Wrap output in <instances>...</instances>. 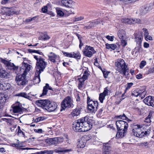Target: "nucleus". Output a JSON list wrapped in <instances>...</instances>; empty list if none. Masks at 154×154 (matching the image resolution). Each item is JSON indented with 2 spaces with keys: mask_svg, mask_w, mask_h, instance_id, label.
I'll use <instances>...</instances> for the list:
<instances>
[{
  "mask_svg": "<svg viewBox=\"0 0 154 154\" xmlns=\"http://www.w3.org/2000/svg\"><path fill=\"white\" fill-rule=\"evenodd\" d=\"M93 120L85 116L74 122L73 129L76 132H85L91 129L92 128Z\"/></svg>",
  "mask_w": 154,
  "mask_h": 154,
  "instance_id": "1",
  "label": "nucleus"
},
{
  "mask_svg": "<svg viewBox=\"0 0 154 154\" xmlns=\"http://www.w3.org/2000/svg\"><path fill=\"white\" fill-rule=\"evenodd\" d=\"M31 67L27 63H23L22 65L20 68L22 74L20 75L17 74L15 78V81L18 85L23 86L26 84L27 81L26 79V75L27 72L30 70Z\"/></svg>",
  "mask_w": 154,
  "mask_h": 154,
  "instance_id": "2",
  "label": "nucleus"
},
{
  "mask_svg": "<svg viewBox=\"0 0 154 154\" xmlns=\"http://www.w3.org/2000/svg\"><path fill=\"white\" fill-rule=\"evenodd\" d=\"M36 103L39 106L49 112H54L57 107V104L54 102L48 100H40L36 101Z\"/></svg>",
  "mask_w": 154,
  "mask_h": 154,
  "instance_id": "3",
  "label": "nucleus"
},
{
  "mask_svg": "<svg viewBox=\"0 0 154 154\" xmlns=\"http://www.w3.org/2000/svg\"><path fill=\"white\" fill-rule=\"evenodd\" d=\"M34 58L36 60L35 68L36 72L38 74L44 71L47 65V62L45 61V59L41 57L34 55Z\"/></svg>",
  "mask_w": 154,
  "mask_h": 154,
  "instance_id": "4",
  "label": "nucleus"
},
{
  "mask_svg": "<svg viewBox=\"0 0 154 154\" xmlns=\"http://www.w3.org/2000/svg\"><path fill=\"white\" fill-rule=\"evenodd\" d=\"M115 65L117 67L116 69L120 73H122L124 75H126L128 70V66L124 60L122 59H118L115 63Z\"/></svg>",
  "mask_w": 154,
  "mask_h": 154,
  "instance_id": "5",
  "label": "nucleus"
},
{
  "mask_svg": "<svg viewBox=\"0 0 154 154\" xmlns=\"http://www.w3.org/2000/svg\"><path fill=\"white\" fill-rule=\"evenodd\" d=\"M133 133L134 136L141 138L149 135V131L144 132L142 127L140 125H137L134 126L133 129Z\"/></svg>",
  "mask_w": 154,
  "mask_h": 154,
  "instance_id": "6",
  "label": "nucleus"
},
{
  "mask_svg": "<svg viewBox=\"0 0 154 154\" xmlns=\"http://www.w3.org/2000/svg\"><path fill=\"white\" fill-rule=\"evenodd\" d=\"M10 61L11 60L8 61L2 58H0L1 62L3 63L7 68L16 71L18 69V67L16 66L14 63H11Z\"/></svg>",
  "mask_w": 154,
  "mask_h": 154,
  "instance_id": "7",
  "label": "nucleus"
},
{
  "mask_svg": "<svg viewBox=\"0 0 154 154\" xmlns=\"http://www.w3.org/2000/svg\"><path fill=\"white\" fill-rule=\"evenodd\" d=\"M73 106L72 100L69 96L66 97L62 102L61 107L64 109L67 107L70 108Z\"/></svg>",
  "mask_w": 154,
  "mask_h": 154,
  "instance_id": "8",
  "label": "nucleus"
},
{
  "mask_svg": "<svg viewBox=\"0 0 154 154\" xmlns=\"http://www.w3.org/2000/svg\"><path fill=\"white\" fill-rule=\"evenodd\" d=\"M116 125L117 129L123 131V133H125L128 127V124L126 122L123 120L117 121L116 122Z\"/></svg>",
  "mask_w": 154,
  "mask_h": 154,
  "instance_id": "9",
  "label": "nucleus"
},
{
  "mask_svg": "<svg viewBox=\"0 0 154 154\" xmlns=\"http://www.w3.org/2000/svg\"><path fill=\"white\" fill-rule=\"evenodd\" d=\"M96 51L93 47L86 45L83 51V54L85 56L89 57H91Z\"/></svg>",
  "mask_w": 154,
  "mask_h": 154,
  "instance_id": "10",
  "label": "nucleus"
},
{
  "mask_svg": "<svg viewBox=\"0 0 154 154\" xmlns=\"http://www.w3.org/2000/svg\"><path fill=\"white\" fill-rule=\"evenodd\" d=\"M109 143H103L102 147L103 154H111L114 150Z\"/></svg>",
  "mask_w": 154,
  "mask_h": 154,
  "instance_id": "11",
  "label": "nucleus"
},
{
  "mask_svg": "<svg viewBox=\"0 0 154 154\" xmlns=\"http://www.w3.org/2000/svg\"><path fill=\"white\" fill-rule=\"evenodd\" d=\"M63 141V137H59L49 138L46 140V142L50 144L56 145L57 144L62 142Z\"/></svg>",
  "mask_w": 154,
  "mask_h": 154,
  "instance_id": "12",
  "label": "nucleus"
},
{
  "mask_svg": "<svg viewBox=\"0 0 154 154\" xmlns=\"http://www.w3.org/2000/svg\"><path fill=\"white\" fill-rule=\"evenodd\" d=\"M98 105V103L97 101L91 102L88 105V109L90 112L95 113L97 110Z\"/></svg>",
  "mask_w": 154,
  "mask_h": 154,
  "instance_id": "13",
  "label": "nucleus"
},
{
  "mask_svg": "<svg viewBox=\"0 0 154 154\" xmlns=\"http://www.w3.org/2000/svg\"><path fill=\"white\" fill-rule=\"evenodd\" d=\"M146 93V91L145 90L137 89L132 91L131 95L135 97L139 96L141 97V99H143L145 97Z\"/></svg>",
  "mask_w": 154,
  "mask_h": 154,
  "instance_id": "14",
  "label": "nucleus"
},
{
  "mask_svg": "<svg viewBox=\"0 0 154 154\" xmlns=\"http://www.w3.org/2000/svg\"><path fill=\"white\" fill-rule=\"evenodd\" d=\"M122 22L128 24H134L135 23H140L141 20L139 19H133L131 18H123L121 20Z\"/></svg>",
  "mask_w": 154,
  "mask_h": 154,
  "instance_id": "15",
  "label": "nucleus"
},
{
  "mask_svg": "<svg viewBox=\"0 0 154 154\" xmlns=\"http://www.w3.org/2000/svg\"><path fill=\"white\" fill-rule=\"evenodd\" d=\"M135 41L137 42V46L136 48L140 51L141 47V42L143 39V36L141 34H137L135 37Z\"/></svg>",
  "mask_w": 154,
  "mask_h": 154,
  "instance_id": "16",
  "label": "nucleus"
},
{
  "mask_svg": "<svg viewBox=\"0 0 154 154\" xmlns=\"http://www.w3.org/2000/svg\"><path fill=\"white\" fill-rule=\"evenodd\" d=\"M152 9L150 5H144L140 7V13L142 15L144 14L147 13Z\"/></svg>",
  "mask_w": 154,
  "mask_h": 154,
  "instance_id": "17",
  "label": "nucleus"
},
{
  "mask_svg": "<svg viewBox=\"0 0 154 154\" xmlns=\"http://www.w3.org/2000/svg\"><path fill=\"white\" fill-rule=\"evenodd\" d=\"M143 101L145 104L154 107V100L152 96H149L146 97Z\"/></svg>",
  "mask_w": 154,
  "mask_h": 154,
  "instance_id": "18",
  "label": "nucleus"
},
{
  "mask_svg": "<svg viewBox=\"0 0 154 154\" xmlns=\"http://www.w3.org/2000/svg\"><path fill=\"white\" fill-rule=\"evenodd\" d=\"M6 95L0 93V111H2L3 109L4 105L6 100Z\"/></svg>",
  "mask_w": 154,
  "mask_h": 154,
  "instance_id": "19",
  "label": "nucleus"
},
{
  "mask_svg": "<svg viewBox=\"0 0 154 154\" xmlns=\"http://www.w3.org/2000/svg\"><path fill=\"white\" fill-rule=\"evenodd\" d=\"M72 3V1L71 0H62L61 2L60 5L66 8H71Z\"/></svg>",
  "mask_w": 154,
  "mask_h": 154,
  "instance_id": "20",
  "label": "nucleus"
},
{
  "mask_svg": "<svg viewBox=\"0 0 154 154\" xmlns=\"http://www.w3.org/2000/svg\"><path fill=\"white\" fill-rule=\"evenodd\" d=\"M48 56V59L51 62H53L54 63L56 62V60H58L59 57L58 55L52 52H50Z\"/></svg>",
  "mask_w": 154,
  "mask_h": 154,
  "instance_id": "21",
  "label": "nucleus"
},
{
  "mask_svg": "<svg viewBox=\"0 0 154 154\" xmlns=\"http://www.w3.org/2000/svg\"><path fill=\"white\" fill-rule=\"evenodd\" d=\"M12 110L14 113H19L22 112V109L20 106L18 104H14L12 106Z\"/></svg>",
  "mask_w": 154,
  "mask_h": 154,
  "instance_id": "22",
  "label": "nucleus"
},
{
  "mask_svg": "<svg viewBox=\"0 0 154 154\" xmlns=\"http://www.w3.org/2000/svg\"><path fill=\"white\" fill-rule=\"evenodd\" d=\"M11 86L10 84L6 82H0V89L3 90L5 91L9 89Z\"/></svg>",
  "mask_w": 154,
  "mask_h": 154,
  "instance_id": "23",
  "label": "nucleus"
},
{
  "mask_svg": "<svg viewBox=\"0 0 154 154\" xmlns=\"http://www.w3.org/2000/svg\"><path fill=\"white\" fill-rule=\"evenodd\" d=\"M48 89L50 90H53L52 88L49 86L48 84L47 83L43 87L42 93L41 94L40 97H42L46 95L48 92Z\"/></svg>",
  "mask_w": 154,
  "mask_h": 154,
  "instance_id": "24",
  "label": "nucleus"
},
{
  "mask_svg": "<svg viewBox=\"0 0 154 154\" xmlns=\"http://www.w3.org/2000/svg\"><path fill=\"white\" fill-rule=\"evenodd\" d=\"M118 35L120 39L126 38V32L123 29L119 30L118 32Z\"/></svg>",
  "mask_w": 154,
  "mask_h": 154,
  "instance_id": "25",
  "label": "nucleus"
},
{
  "mask_svg": "<svg viewBox=\"0 0 154 154\" xmlns=\"http://www.w3.org/2000/svg\"><path fill=\"white\" fill-rule=\"evenodd\" d=\"M41 73L35 72V77L33 79V82L35 84L39 83L40 82V75Z\"/></svg>",
  "mask_w": 154,
  "mask_h": 154,
  "instance_id": "26",
  "label": "nucleus"
},
{
  "mask_svg": "<svg viewBox=\"0 0 154 154\" xmlns=\"http://www.w3.org/2000/svg\"><path fill=\"white\" fill-rule=\"evenodd\" d=\"M8 73L3 69H0V77L7 78Z\"/></svg>",
  "mask_w": 154,
  "mask_h": 154,
  "instance_id": "27",
  "label": "nucleus"
},
{
  "mask_svg": "<svg viewBox=\"0 0 154 154\" xmlns=\"http://www.w3.org/2000/svg\"><path fill=\"white\" fill-rule=\"evenodd\" d=\"M70 58H74L78 59H80L81 55L79 52H78L75 53L74 52L70 53Z\"/></svg>",
  "mask_w": 154,
  "mask_h": 154,
  "instance_id": "28",
  "label": "nucleus"
},
{
  "mask_svg": "<svg viewBox=\"0 0 154 154\" xmlns=\"http://www.w3.org/2000/svg\"><path fill=\"white\" fill-rule=\"evenodd\" d=\"M80 113V108H76L71 112V115L73 117L78 116Z\"/></svg>",
  "mask_w": 154,
  "mask_h": 154,
  "instance_id": "29",
  "label": "nucleus"
},
{
  "mask_svg": "<svg viewBox=\"0 0 154 154\" xmlns=\"http://www.w3.org/2000/svg\"><path fill=\"white\" fill-rule=\"evenodd\" d=\"M50 38L49 36L46 34H44L41 35L38 39L39 40L45 41L49 39Z\"/></svg>",
  "mask_w": 154,
  "mask_h": 154,
  "instance_id": "30",
  "label": "nucleus"
},
{
  "mask_svg": "<svg viewBox=\"0 0 154 154\" xmlns=\"http://www.w3.org/2000/svg\"><path fill=\"white\" fill-rule=\"evenodd\" d=\"M106 48L108 49H111L113 50L115 49L116 47V45L114 44H109L106 43Z\"/></svg>",
  "mask_w": 154,
  "mask_h": 154,
  "instance_id": "31",
  "label": "nucleus"
},
{
  "mask_svg": "<svg viewBox=\"0 0 154 154\" xmlns=\"http://www.w3.org/2000/svg\"><path fill=\"white\" fill-rule=\"evenodd\" d=\"M85 141H83L82 140H81L79 141L77 144V146L78 147L84 148L85 146Z\"/></svg>",
  "mask_w": 154,
  "mask_h": 154,
  "instance_id": "32",
  "label": "nucleus"
},
{
  "mask_svg": "<svg viewBox=\"0 0 154 154\" xmlns=\"http://www.w3.org/2000/svg\"><path fill=\"white\" fill-rule=\"evenodd\" d=\"M152 116V114L151 113H149L148 116L146 117L144 120L145 122L149 123V125H150V123L151 122L150 119Z\"/></svg>",
  "mask_w": 154,
  "mask_h": 154,
  "instance_id": "33",
  "label": "nucleus"
},
{
  "mask_svg": "<svg viewBox=\"0 0 154 154\" xmlns=\"http://www.w3.org/2000/svg\"><path fill=\"white\" fill-rule=\"evenodd\" d=\"M56 9L57 15L60 16H63L64 15V13L61 10L60 8H57Z\"/></svg>",
  "mask_w": 154,
  "mask_h": 154,
  "instance_id": "34",
  "label": "nucleus"
},
{
  "mask_svg": "<svg viewBox=\"0 0 154 154\" xmlns=\"http://www.w3.org/2000/svg\"><path fill=\"white\" fill-rule=\"evenodd\" d=\"M45 118L44 117L40 116L37 117L35 119H33V120L35 122H38L43 121L45 119Z\"/></svg>",
  "mask_w": 154,
  "mask_h": 154,
  "instance_id": "35",
  "label": "nucleus"
},
{
  "mask_svg": "<svg viewBox=\"0 0 154 154\" xmlns=\"http://www.w3.org/2000/svg\"><path fill=\"white\" fill-rule=\"evenodd\" d=\"M16 95L17 96L22 97L26 98H27L29 97V96L27 95L26 93L24 92H21L17 94H16Z\"/></svg>",
  "mask_w": 154,
  "mask_h": 154,
  "instance_id": "36",
  "label": "nucleus"
},
{
  "mask_svg": "<svg viewBox=\"0 0 154 154\" xmlns=\"http://www.w3.org/2000/svg\"><path fill=\"white\" fill-rule=\"evenodd\" d=\"M116 117L121 119L123 120H126L128 121L129 119L124 114H123L122 115H120L116 116Z\"/></svg>",
  "mask_w": 154,
  "mask_h": 154,
  "instance_id": "37",
  "label": "nucleus"
},
{
  "mask_svg": "<svg viewBox=\"0 0 154 154\" xmlns=\"http://www.w3.org/2000/svg\"><path fill=\"white\" fill-rule=\"evenodd\" d=\"M105 95H104L102 93L100 94L99 100L101 103H103V100L105 99Z\"/></svg>",
  "mask_w": 154,
  "mask_h": 154,
  "instance_id": "38",
  "label": "nucleus"
},
{
  "mask_svg": "<svg viewBox=\"0 0 154 154\" xmlns=\"http://www.w3.org/2000/svg\"><path fill=\"white\" fill-rule=\"evenodd\" d=\"M89 75V74L88 73V72L87 71H85L83 73V75L82 78H83L84 79H85V80H86L87 79Z\"/></svg>",
  "mask_w": 154,
  "mask_h": 154,
  "instance_id": "39",
  "label": "nucleus"
},
{
  "mask_svg": "<svg viewBox=\"0 0 154 154\" xmlns=\"http://www.w3.org/2000/svg\"><path fill=\"white\" fill-rule=\"evenodd\" d=\"M94 26H95L94 25V23L93 22H92L90 23L89 25L85 26V28L86 29H90Z\"/></svg>",
  "mask_w": 154,
  "mask_h": 154,
  "instance_id": "40",
  "label": "nucleus"
},
{
  "mask_svg": "<svg viewBox=\"0 0 154 154\" xmlns=\"http://www.w3.org/2000/svg\"><path fill=\"white\" fill-rule=\"evenodd\" d=\"M146 64V62L145 61L143 60L141 61L140 64V67L141 69H142Z\"/></svg>",
  "mask_w": 154,
  "mask_h": 154,
  "instance_id": "41",
  "label": "nucleus"
},
{
  "mask_svg": "<svg viewBox=\"0 0 154 154\" xmlns=\"http://www.w3.org/2000/svg\"><path fill=\"white\" fill-rule=\"evenodd\" d=\"M18 135L20 136L23 137H25V133L21 130H20L18 131Z\"/></svg>",
  "mask_w": 154,
  "mask_h": 154,
  "instance_id": "42",
  "label": "nucleus"
},
{
  "mask_svg": "<svg viewBox=\"0 0 154 154\" xmlns=\"http://www.w3.org/2000/svg\"><path fill=\"white\" fill-rule=\"evenodd\" d=\"M125 39L126 38L121 39V45L124 47H125L127 44V42L125 41Z\"/></svg>",
  "mask_w": 154,
  "mask_h": 154,
  "instance_id": "43",
  "label": "nucleus"
},
{
  "mask_svg": "<svg viewBox=\"0 0 154 154\" xmlns=\"http://www.w3.org/2000/svg\"><path fill=\"white\" fill-rule=\"evenodd\" d=\"M102 21L99 19H97L94 20L93 23H94V25L95 26L96 25H97L99 24Z\"/></svg>",
  "mask_w": 154,
  "mask_h": 154,
  "instance_id": "44",
  "label": "nucleus"
},
{
  "mask_svg": "<svg viewBox=\"0 0 154 154\" xmlns=\"http://www.w3.org/2000/svg\"><path fill=\"white\" fill-rule=\"evenodd\" d=\"M8 14L9 15H13V14H16L17 12L12 9H10L8 11Z\"/></svg>",
  "mask_w": 154,
  "mask_h": 154,
  "instance_id": "45",
  "label": "nucleus"
},
{
  "mask_svg": "<svg viewBox=\"0 0 154 154\" xmlns=\"http://www.w3.org/2000/svg\"><path fill=\"white\" fill-rule=\"evenodd\" d=\"M36 18L35 17L32 18L29 17L25 21L26 23H28L33 20H34Z\"/></svg>",
  "mask_w": 154,
  "mask_h": 154,
  "instance_id": "46",
  "label": "nucleus"
},
{
  "mask_svg": "<svg viewBox=\"0 0 154 154\" xmlns=\"http://www.w3.org/2000/svg\"><path fill=\"white\" fill-rule=\"evenodd\" d=\"M149 143L147 142H142L140 143V145L143 147H146L149 145Z\"/></svg>",
  "mask_w": 154,
  "mask_h": 154,
  "instance_id": "47",
  "label": "nucleus"
},
{
  "mask_svg": "<svg viewBox=\"0 0 154 154\" xmlns=\"http://www.w3.org/2000/svg\"><path fill=\"white\" fill-rule=\"evenodd\" d=\"M84 84V83L79 82L78 85V88L80 90H82V89Z\"/></svg>",
  "mask_w": 154,
  "mask_h": 154,
  "instance_id": "48",
  "label": "nucleus"
},
{
  "mask_svg": "<svg viewBox=\"0 0 154 154\" xmlns=\"http://www.w3.org/2000/svg\"><path fill=\"white\" fill-rule=\"evenodd\" d=\"M145 38L146 40H152V37L150 35H147V36H145Z\"/></svg>",
  "mask_w": 154,
  "mask_h": 154,
  "instance_id": "49",
  "label": "nucleus"
},
{
  "mask_svg": "<svg viewBox=\"0 0 154 154\" xmlns=\"http://www.w3.org/2000/svg\"><path fill=\"white\" fill-rule=\"evenodd\" d=\"M118 132L119 133V135L120 136L119 137H122V135L123 136H124V134L125 133H123V131H120V130H119V129H118Z\"/></svg>",
  "mask_w": 154,
  "mask_h": 154,
  "instance_id": "50",
  "label": "nucleus"
},
{
  "mask_svg": "<svg viewBox=\"0 0 154 154\" xmlns=\"http://www.w3.org/2000/svg\"><path fill=\"white\" fill-rule=\"evenodd\" d=\"M84 19V17H79L77 18H75L74 21H80Z\"/></svg>",
  "mask_w": 154,
  "mask_h": 154,
  "instance_id": "51",
  "label": "nucleus"
},
{
  "mask_svg": "<svg viewBox=\"0 0 154 154\" xmlns=\"http://www.w3.org/2000/svg\"><path fill=\"white\" fill-rule=\"evenodd\" d=\"M45 154H52L53 153V151L52 150L48 151L47 150H44Z\"/></svg>",
  "mask_w": 154,
  "mask_h": 154,
  "instance_id": "52",
  "label": "nucleus"
},
{
  "mask_svg": "<svg viewBox=\"0 0 154 154\" xmlns=\"http://www.w3.org/2000/svg\"><path fill=\"white\" fill-rule=\"evenodd\" d=\"M144 33V36L149 35V32L147 29L145 28H143L142 29Z\"/></svg>",
  "mask_w": 154,
  "mask_h": 154,
  "instance_id": "53",
  "label": "nucleus"
},
{
  "mask_svg": "<svg viewBox=\"0 0 154 154\" xmlns=\"http://www.w3.org/2000/svg\"><path fill=\"white\" fill-rule=\"evenodd\" d=\"M62 53L66 57H70V53H68L66 52H65V51H62Z\"/></svg>",
  "mask_w": 154,
  "mask_h": 154,
  "instance_id": "54",
  "label": "nucleus"
},
{
  "mask_svg": "<svg viewBox=\"0 0 154 154\" xmlns=\"http://www.w3.org/2000/svg\"><path fill=\"white\" fill-rule=\"evenodd\" d=\"M114 36H110L109 35H107L106 36V38L109 40L112 41L114 40Z\"/></svg>",
  "mask_w": 154,
  "mask_h": 154,
  "instance_id": "55",
  "label": "nucleus"
},
{
  "mask_svg": "<svg viewBox=\"0 0 154 154\" xmlns=\"http://www.w3.org/2000/svg\"><path fill=\"white\" fill-rule=\"evenodd\" d=\"M42 10L44 13H46L47 11V7L46 6H45L42 8Z\"/></svg>",
  "mask_w": 154,
  "mask_h": 154,
  "instance_id": "56",
  "label": "nucleus"
},
{
  "mask_svg": "<svg viewBox=\"0 0 154 154\" xmlns=\"http://www.w3.org/2000/svg\"><path fill=\"white\" fill-rule=\"evenodd\" d=\"M103 73L104 77L105 78H107V77L108 75V74L109 73V72H106V71H103Z\"/></svg>",
  "mask_w": 154,
  "mask_h": 154,
  "instance_id": "57",
  "label": "nucleus"
},
{
  "mask_svg": "<svg viewBox=\"0 0 154 154\" xmlns=\"http://www.w3.org/2000/svg\"><path fill=\"white\" fill-rule=\"evenodd\" d=\"M133 83L132 82L128 83L127 87L126 88V89H128L130 88L131 87V86L133 85Z\"/></svg>",
  "mask_w": 154,
  "mask_h": 154,
  "instance_id": "58",
  "label": "nucleus"
},
{
  "mask_svg": "<svg viewBox=\"0 0 154 154\" xmlns=\"http://www.w3.org/2000/svg\"><path fill=\"white\" fill-rule=\"evenodd\" d=\"M18 149H19L20 151L25 150H28L29 149H32V148H29L28 147H26V148H17Z\"/></svg>",
  "mask_w": 154,
  "mask_h": 154,
  "instance_id": "59",
  "label": "nucleus"
},
{
  "mask_svg": "<svg viewBox=\"0 0 154 154\" xmlns=\"http://www.w3.org/2000/svg\"><path fill=\"white\" fill-rule=\"evenodd\" d=\"M108 90L106 88H105L104 91L103 93H102L103 94L105 95L106 96L108 94Z\"/></svg>",
  "mask_w": 154,
  "mask_h": 154,
  "instance_id": "60",
  "label": "nucleus"
},
{
  "mask_svg": "<svg viewBox=\"0 0 154 154\" xmlns=\"http://www.w3.org/2000/svg\"><path fill=\"white\" fill-rule=\"evenodd\" d=\"M34 131L38 133H42L43 132V131L41 129H35Z\"/></svg>",
  "mask_w": 154,
  "mask_h": 154,
  "instance_id": "61",
  "label": "nucleus"
},
{
  "mask_svg": "<svg viewBox=\"0 0 154 154\" xmlns=\"http://www.w3.org/2000/svg\"><path fill=\"white\" fill-rule=\"evenodd\" d=\"M87 103H88V104H89V103H90L91 102H93L94 101L92 99H91L89 97H87Z\"/></svg>",
  "mask_w": 154,
  "mask_h": 154,
  "instance_id": "62",
  "label": "nucleus"
},
{
  "mask_svg": "<svg viewBox=\"0 0 154 154\" xmlns=\"http://www.w3.org/2000/svg\"><path fill=\"white\" fill-rule=\"evenodd\" d=\"M75 97L76 99V100L77 102H79L80 100V98L78 94H77L75 96Z\"/></svg>",
  "mask_w": 154,
  "mask_h": 154,
  "instance_id": "63",
  "label": "nucleus"
},
{
  "mask_svg": "<svg viewBox=\"0 0 154 154\" xmlns=\"http://www.w3.org/2000/svg\"><path fill=\"white\" fill-rule=\"evenodd\" d=\"M142 77V75L141 74H139L136 75V78L137 79H140Z\"/></svg>",
  "mask_w": 154,
  "mask_h": 154,
  "instance_id": "64",
  "label": "nucleus"
}]
</instances>
